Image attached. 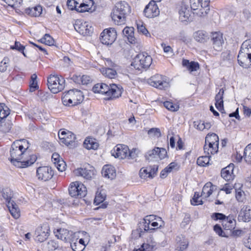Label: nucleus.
Returning <instances> with one entry per match:
<instances>
[{"mask_svg":"<svg viewBox=\"0 0 251 251\" xmlns=\"http://www.w3.org/2000/svg\"><path fill=\"white\" fill-rule=\"evenodd\" d=\"M29 147V142L24 139L16 140L12 143L10 150V159L14 166L18 168H25L36 161L37 157L34 154L26 157L27 150Z\"/></svg>","mask_w":251,"mask_h":251,"instance_id":"nucleus-1","label":"nucleus"},{"mask_svg":"<svg viewBox=\"0 0 251 251\" xmlns=\"http://www.w3.org/2000/svg\"><path fill=\"white\" fill-rule=\"evenodd\" d=\"M93 91L95 93L105 94L108 97L107 100H113L121 96L123 88L120 85L111 84L108 85L105 83H101L95 84L93 87Z\"/></svg>","mask_w":251,"mask_h":251,"instance_id":"nucleus-2","label":"nucleus"},{"mask_svg":"<svg viewBox=\"0 0 251 251\" xmlns=\"http://www.w3.org/2000/svg\"><path fill=\"white\" fill-rule=\"evenodd\" d=\"M130 13V7L126 1L117 2L112 9L111 16L115 24L121 25L126 23V17Z\"/></svg>","mask_w":251,"mask_h":251,"instance_id":"nucleus-3","label":"nucleus"},{"mask_svg":"<svg viewBox=\"0 0 251 251\" xmlns=\"http://www.w3.org/2000/svg\"><path fill=\"white\" fill-rule=\"evenodd\" d=\"M84 100L82 92L76 89L70 90L63 94L62 101L64 105L69 106L80 104Z\"/></svg>","mask_w":251,"mask_h":251,"instance_id":"nucleus-4","label":"nucleus"},{"mask_svg":"<svg viewBox=\"0 0 251 251\" xmlns=\"http://www.w3.org/2000/svg\"><path fill=\"white\" fill-rule=\"evenodd\" d=\"M47 81L49 89L54 94L61 91L65 87V80L58 75H50L48 77Z\"/></svg>","mask_w":251,"mask_h":251,"instance_id":"nucleus-5","label":"nucleus"},{"mask_svg":"<svg viewBox=\"0 0 251 251\" xmlns=\"http://www.w3.org/2000/svg\"><path fill=\"white\" fill-rule=\"evenodd\" d=\"M152 58L147 53H140L136 56L131 65L136 70L148 68L152 63Z\"/></svg>","mask_w":251,"mask_h":251,"instance_id":"nucleus-6","label":"nucleus"},{"mask_svg":"<svg viewBox=\"0 0 251 251\" xmlns=\"http://www.w3.org/2000/svg\"><path fill=\"white\" fill-rule=\"evenodd\" d=\"M191 8L193 10H198L196 14L200 17H204L208 14L210 0H190Z\"/></svg>","mask_w":251,"mask_h":251,"instance_id":"nucleus-7","label":"nucleus"},{"mask_svg":"<svg viewBox=\"0 0 251 251\" xmlns=\"http://www.w3.org/2000/svg\"><path fill=\"white\" fill-rule=\"evenodd\" d=\"M148 83L151 86L160 90L168 88L170 86L166 76L156 74L148 80Z\"/></svg>","mask_w":251,"mask_h":251,"instance_id":"nucleus-8","label":"nucleus"},{"mask_svg":"<svg viewBox=\"0 0 251 251\" xmlns=\"http://www.w3.org/2000/svg\"><path fill=\"white\" fill-rule=\"evenodd\" d=\"M69 192L72 197L81 198L86 196L87 189L82 183L75 181L70 184Z\"/></svg>","mask_w":251,"mask_h":251,"instance_id":"nucleus-9","label":"nucleus"},{"mask_svg":"<svg viewBox=\"0 0 251 251\" xmlns=\"http://www.w3.org/2000/svg\"><path fill=\"white\" fill-rule=\"evenodd\" d=\"M117 38V32L113 28L104 29L100 34V40L104 45L112 44Z\"/></svg>","mask_w":251,"mask_h":251,"instance_id":"nucleus-10","label":"nucleus"},{"mask_svg":"<svg viewBox=\"0 0 251 251\" xmlns=\"http://www.w3.org/2000/svg\"><path fill=\"white\" fill-rule=\"evenodd\" d=\"M167 156V151L164 148H155L149 151L146 154V158L149 161H158L162 160Z\"/></svg>","mask_w":251,"mask_h":251,"instance_id":"nucleus-11","label":"nucleus"},{"mask_svg":"<svg viewBox=\"0 0 251 251\" xmlns=\"http://www.w3.org/2000/svg\"><path fill=\"white\" fill-rule=\"evenodd\" d=\"M53 176V172L51 167L48 166L40 167L37 169L36 176L38 179L44 181L50 180Z\"/></svg>","mask_w":251,"mask_h":251,"instance_id":"nucleus-12","label":"nucleus"},{"mask_svg":"<svg viewBox=\"0 0 251 251\" xmlns=\"http://www.w3.org/2000/svg\"><path fill=\"white\" fill-rule=\"evenodd\" d=\"M36 240L40 242L45 241L49 237L50 234V227L48 224H43L38 226L35 231Z\"/></svg>","mask_w":251,"mask_h":251,"instance_id":"nucleus-13","label":"nucleus"},{"mask_svg":"<svg viewBox=\"0 0 251 251\" xmlns=\"http://www.w3.org/2000/svg\"><path fill=\"white\" fill-rule=\"evenodd\" d=\"M144 13L146 17L149 18H152L159 15L160 11L158 5L154 0L151 1L146 5Z\"/></svg>","mask_w":251,"mask_h":251,"instance_id":"nucleus-14","label":"nucleus"},{"mask_svg":"<svg viewBox=\"0 0 251 251\" xmlns=\"http://www.w3.org/2000/svg\"><path fill=\"white\" fill-rule=\"evenodd\" d=\"M74 28L77 32L84 36L90 35L93 30L91 25L86 22L76 21Z\"/></svg>","mask_w":251,"mask_h":251,"instance_id":"nucleus-15","label":"nucleus"},{"mask_svg":"<svg viewBox=\"0 0 251 251\" xmlns=\"http://www.w3.org/2000/svg\"><path fill=\"white\" fill-rule=\"evenodd\" d=\"M245 50L240 49L238 55V62L239 64L245 68H248L251 66V55Z\"/></svg>","mask_w":251,"mask_h":251,"instance_id":"nucleus-16","label":"nucleus"},{"mask_svg":"<svg viewBox=\"0 0 251 251\" xmlns=\"http://www.w3.org/2000/svg\"><path fill=\"white\" fill-rule=\"evenodd\" d=\"M58 137L61 142L66 145L72 144L75 139V135L68 130L60 129L58 132Z\"/></svg>","mask_w":251,"mask_h":251,"instance_id":"nucleus-17","label":"nucleus"},{"mask_svg":"<svg viewBox=\"0 0 251 251\" xmlns=\"http://www.w3.org/2000/svg\"><path fill=\"white\" fill-rule=\"evenodd\" d=\"M2 112L3 117H1V127H2V131L4 132H8L11 127V123L9 122L7 123H4L2 121L4 118H6L10 113V110L9 108L4 103H1V112Z\"/></svg>","mask_w":251,"mask_h":251,"instance_id":"nucleus-18","label":"nucleus"},{"mask_svg":"<svg viewBox=\"0 0 251 251\" xmlns=\"http://www.w3.org/2000/svg\"><path fill=\"white\" fill-rule=\"evenodd\" d=\"M211 40L212 41L213 48L217 51H220L222 49L224 43L223 34L220 32L211 33Z\"/></svg>","mask_w":251,"mask_h":251,"instance_id":"nucleus-19","label":"nucleus"},{"mask_svg":"<svg viewBox=\"0 0 251 251\" xmlns=\"http://www.w3.org/2000/svg\"><path fill=\"white\" fill-rule=\"evenodd\" d=\"M94 168L88 165L86 168H80L75 170L74 172L76 176H81L86 179H91L94 175Z\"/></svg>","mask_w":251,"mask_h":251,"instance_id":"nucleus-20","label":"nucleus"},{"mask_svg":"<svg viewBox=\"0 0 251 251\" xmlns=\"http://www.w3.org/2000/svg\"><path fill=\"white\" fill-rule=\"evenodd\" d=\"M129 153L128 147L125 145L119 144L116 146L112 155L121 159L126 158Z\"/></svg>","mask_w":251,"mask_h":251,"instance_id":"nucleus-21","label":"nucleus"},{"mask_svg":"<svg viewBox=\"0 0 251 251\" xmlns=\"http://www.w3.org/2000/svg\"><path fill=\"white\" fill-rule=\"evenodd\" d=\"M222 226L225 230H229L232 232L233 235L237 234L240 233V230H233L236 226V221L233 216H228L227 218L222 221Z\"/></svg>","mask_w":251,"mask_h":251,"instance_id":"nucleus-22","label":"nucleus"},{"mask_svg":"<svg viewBox=\"0 0 251 251\" xmlns=\"http://www.w3.org/2000/svg\"><path fill=\"white\" fill-rule=\"evenodd\" d=\"M56 233V236L66 243H71L73 232L65 228H60L57 229Z\"/></svg>","mask_w":251,"mask_h":251,"instance_id":"nucleus-23","label":"nucleus"},{"mask_svg":"<svg viewBox=\"0 0 251 251\" xmlns=\"http://www.w3.org/2000/svg\"><path fill=\"white\" fill-rule=\"evenodd\" d=\"M238 220L248 222L251 220V208L248 206H244L241 209L238 216Z\"/></svg>","mask_w":251,"mask_h":251,"instance_id":"nucleus-24","label":"nucleus"},{"mask_svg":"<svg viewBox=\"0 0 251 251\" xmlns=\"http://www.w3.org/2000/svg\"><path fill=\"white\" fill-rule=\"evenodd\" d=\"M94 4L93 0H85L81 2L77 8V11L78 12H92L95 10V8H93L92 6Z\"/></svg>","mask_w":251,"mask_h":251,"instance_id":"nucleus-25","label":"nucleus"},{"mask_svg":"<svg viewBox=\"0 0 251 251\" xmlns=\"http://www.w3.org/2000/svg\"><path fill=\"white\" fill-rule=\"evenodd\" d=\"M234 164H230L221 171V176L226 181L232 180L234 177L233 175Z\"/></svg>","mask_w":251,"mask_h":251,"instance_id":"nucleus-26","label":"nucleus"},{"mask_svg":"<svg viewBox=\"0 0 251 251\" xmlns=\"http://www.w3.org/2000/svg\"><path fill=\"white\" fill-rule=\"evenodd\" d=\"M179 18L181 22H186L189 20L191 15V11L188 5L181 4L179 10Z\"/></svg>","mask_w":251,"mask_h":251,"instance_id":"nucleus-27","label":"nucleus"},{"mask_svg":"<svg viewBox=\"0 0 251 251\" xmlns=\"http://www.w3.org/2000/svg\"><path fill=\"white\" fill-rule=\"evenodd\" d=\"M159 217L154 215L147 216L144 219L142 223H140V229L148 231L150 229V224L156 220V218Z\"/></svg>","mask_w":251,"mask_h":251,"instance_id":"nucleus-28","label":"nucleus"},{"mask_svg":"<svg viewBox=\"0 0 251 251\" xmlns=\"http://www.w3.org/2000/svg\"><path fill=\"white\" fill-rule=\"evenodd\" d=\"M101 174L105 177L114 179L116 176V173L114 167L111 165H104L102 169Z\"/></svg>","mask_w":251,"mask_h":251,"instance_id":"nucleus-29","label":"nucleus"},{"mask_svg":"<svg viewBox=\"0 0 251 251\" xmlns=\"http://www.w3.org/2000/svg\"><path fill=\"white\" fill-rule=\"evenodd\" d=\"M6 205L12 216L16 219H18L20 216V210L16 203L12 201Z\"/></svg>","mask_w":251,"mask_h":251,"instance_id":"nucleus-30","label":"nucleus"},{"mask_svg":"<svg viewBox=\"0 0 251 251\" xmlns=\"http://www.w3.org/2000/svg\"><path fill=\"white\" fill-rule=\"evenodd\" d=\"M216 186L210 182H207L203 186L201 196L204 198L209 197L216 189Z\"/></svg>","mask_w":251,"mask_h":251,"instance_id":"nucleus-31","label":"nucleus"},{"mask_svg":"<svg viewBox=\"0 0 251 251\" xmlns=\"http://www.w3.org/2000/svg\"><path fill=\"white\" fill-rule=\"evenodd\" d=\"M224 94V90L223 88L220 89L219 92L216 94L215 99V106L218 110L220 111L224 110L223 105V95Z\"/></svg>","mask_w":251,"mask_h":251,"instance_id":"nucleus-32","label":"nucleus"},{"mask_svg":"<svg viewBox=\"0 0 251 251\" xmlns=\"http://www.w3.org/2000/svg\"><path fill=\"white\" fill-rule=\"evenodd\" d=\"M194 37L196 41L200 43H204L209 39L207 33L203 30H199L195 32L194 33Z\"/></svg>","mask_w":251,"mask_h":251,"instance_id":"nucleus-33","label":"nucleus"},{"mask_svg":"<svg viewBox=\"0 0 251 251\" xmlns=\"http://www.w3.org/2000/svg\"><path fill=\"white\" fill-rule=\"evenodd\" d=\"M182 64L183 67H186L190 72L196 71L200 68L198 62L195 61L190 62L187 59H183Z\"/></svg>","mask_w":251,"mask_h":251,"instance_id":"nucleus-34","label":"nucleus"},{"mask_svg":"<svg viewBox=\"0 0 251 251\" xmlns=\"http://www.w3.org/2000/svg\"><path fill=\"white\" fill-rule=\"evenodd\" d=\"M203 150L204 153L207 155L215 154L218 151L219 146L205 143Z\"/></svg>","mask_w":251,"mask_h":251,"instance_id":"nucleus-35","label":"nucleus"},{"mask_svg":"<svg viewBox=\"0 0 251 251\" xmlns=\"http://www.w3.org/2000/svg\"><path fill=\"white\" fill-rule=\"evenodd\" d=\"M124 35L127 37L128 41L131 44L135 42L134 37V28L132 27L126 26L123 30Z\"/></svg>","mask_w":251,"mask_h":251,"instance_id":"nucleus-36","label":"nucleus"},{"mask_svg":"<svg viewBox=\"0 0 251 251\" xmlns=\"http://www.w3.org/2000/svg\"><path fill=\"white\" fill-rule=\"evenodd\" d=\"M42 11V7L40 5L32 8H27L25 9V13L32 17H38L40 16Z\"/></svg>","mask_w":251,"mask_h":251,"instance_id":"nucleus-37","label":"nucleus"},{"mask_svg":"<svg viewBox=\"0 0 251 251\" xmlns=\"http://www.w3.org/2000/svg\"><path fill=\"white\" fill-rule=\"evenodd\" d=\"M102 75L109 78H115L117 76V73L115 69L110 68H102L101 70Z\"/></svg>","mask_w":251,"mask_h":251,"instance_id":"nucleus-38","label":"nucleus"},{"mask_svg":"<svg viewBox=\"0 0 251 251\" xmlns=\"http://www.w3.org/2000/svg\"><path fill=\"white\" fill-rule=\"evenodd\" d=\"M205 143L219 146V137L214 133H208L205 137Z\"/></svg>","mask_w":251,"mask_h":251,"instance_id":"nucleus-39","label":"nucleus"},{"mask_svg":"<svg viewBox=\"0 0 251 251\" xmlns=\"http://www.w3.org/2000/svg\"><path fill=\"white\" fill-rule=\"evenodd\" d=\"M1 193L3 199L5 200L6 204H8L9 202H11L13 201L12 200L13 194L10 189L8 188L3 189Z\"/></svg>","mask_w":251,"mask_h":251,"instance_id":"nucleus-40","label":"nucleus"},{"mask_svg":"<svg viewBox=\"0 0 251 251\" xmlns=\"http://www.w3.org/2000/svg\"><path fill=\"white\" fill-rule=\"evenodd\" d=\"M176 248L178 250L183 251L185 250L188 245V241L183 237H177Z\"/></svg>","mask_w":251,"mask_h":251,"instance_id":"nucleus-41","label":"nucleus"},{"mask_svg":"<svg viewBox=\"0 0 251 251\" xmlns=\"http://www.w3.org/2000/svg\"><path fill=\"white\" fill-rule=\"evenodd\" d=\"M84 147L88 150H96L98 148V143L96 142L94 139L92 138H86L83 143Z\"/></svg>","mask_w":251,"mask_h":251,"instance_id":"nucleus-42","label":"nucleus"},{"mask_svg":"<svg viewBox=\"0 0 251 251\" xmlns=\"http://www.w3.org/2000/svg\"><path fill=\"white\" fill-rule=\"evenodd\" d=\"M165 224L164 221L160 217L156 218L155 221L150 224L151 229L149 231L154 230L155 229L161 228L164 226Z\"/></svg>","mask_w":251,"mask_h":251,"instance_id":"nucleus-43","label":"nucleus"},{"mask_svg":"<svg viewBox=\"0 0 251 251\" xmlns=\"http://www.w3.org/2000/svg\"><path fill=\"white\" fill-rule=\"evenodd\" d=\"M164 107L168 110L172 112H176L179 108V105L177 103H174L170 101H166L163 102Z\"/></svg>","mask_w":251,"mask_h":251,"instance_id":"nucleus-44","label":"nucleus"},{"mask_svg":"<svg viewBox=\"0 0 251 251\" xmlns=\"http://www.w3.org/2000/svg\"><path fill=\"white\" fill-rule=\"evenodd\" d=\"M151 166L141 169L139 172L140 177L143 179H147V178H151Z\"/></svg>","mask_w":251,"mask_h":251,"instance_id":"nucleus-45","label":"nucleus"},{"mask_svg":"<svg viewBox=\"0 0 251 251\" xmlns=\"http://www.w3.org/2000/svg\"><path fill=\"white\" fill-rule=\"evenodd\" d=\"M244 158L249 164H251V144L248 145L244 149Z\"/></svg>","mask_w":251,"mask_h":251,"instance_id":"nucleus-46","label":"nucleus"},{"mask_svg":"<svg viewBox=\"0 0 251 251\" xmlns=\"http://www.w3.org/2000/svg\"><path fill=\"white\" fill-rule=\"evenodd\" d=\"M210 155L202 156L197 159V163L199 166L204 167L209 164Z\"/></svg>","mask_w":251,"mask_h":251,"instance_id":"nucleus-47","label":"nucleus"},{"mask_svg":"<svg viewBox=\"0 0 251 251\" xmlns=\"http://www.w3.org/2000/svg\"><path fill=\"white\" fill-rule=\"evenodd\" d=\"M39 41L48 46L54 45V39L48 34H46L44 36L39 40Z\"/></svg>","mask_w":251,"mask_h":251,"instance_id":"nucleus-48","label":"nucleus"},{"mask_svg":"<svg viewBox=\"0 0 251 251\" xmlns=\"http://www.w3.org/2000/svg\"><path fill=\"white\" fill-rule=\"evenodd\" d=\"M37 78V76L35 74L32 75L31 76V81L29 85L30 92L35 91L38 88Z\"/></svg>","mask_w":251,"mask_h":251,"instance_id":"nucleus-49","label":"nucleus"},{"mask_svg":"<svg viewBox=\"0 0 251 251\" xmlns=\"http://www.w3.org/2000/svg\"><path fill=\"white\" fill-rule=\"evenodd\" d=\"M137 27L139 32L142 33L146 36L150 35L148 30L143 22L139 21L137 23Z\"/></svg>","mask_w":251,"mask_h":251,"instance_id":"nucleus-50","label":"nucleus"},{"mask_svg":"<svg viewBox=\"0 0 251 251\" xmlns=\"http://www.w3.org/2000/svg\"><path fill=\"white\" fill-rule=\"evenodd\" d=\"M241 49L245 50L246 52H248L249 54L251 55V39H248L245 41L241 45Z\"/></svg>","mask_w":251,"mask_h":251,"instance_id":"nucleus-51","label":"nucleus"},{"mask_svg":"<svg viewBox=\"0 0 251 251\" xmlns=\"http://www.w3.org/2000/svg\"><path fill=\"white\" fill-rule=\"evenodd\" d=\"M148 134L150 137L159 138L161 136V131L158 128H151L148 131Z\"/></svg>","mask_w":251,"mask_h":251,"instance_id":"nucleus-52","label":"nucleus"},{"mask_svg":"<svg viewBox=\"0 0 251 251\" xmlns=\"http://www.w3.org/2000/svg\"><path fill=\"white\" fill-rule=\"evenodd\" d=\"M105 198V196L101 194V192H97L94 199V203H95L96 205L100 204L104 201Z\"/></svg>","mask_w":251,"mask_h":251,"instance_id":"nucleus-53","label":"nucleus"},{"mask_svg":"<svg viewBox=\"0 0 251 251\" xmlns=\"http://www.w3.org/2000/svg\"><path fill=\"white\" fill-rule=\"evenodd\" d=\"M153 245L148 243H144L141 247L138 249H134V251H152Z\"/></svg>","mask_w":251,"mask_h":251,"instance_id":"nucleus-54","label":"nucleus"},{"mask_svg":"<svg viewBox=\"0 0 251 251\" xmlns=\"http://www.w3.org/2000/svg\"><path fill=\"white\" fill-rule=\"evenodd\" d=\"M138 152L139 151L136 149H133L131 151L129 150V153L126 158L136 161V158L138 157Z\"/></svg>","mask_w":251,"mask_h":251,"instance_id":"nucleus-55","label":"nucleus"},{"mask_svg":"<svg viewBox=\"0 0 251 251\" xmlns=\"http://www.w3.org/2000/svg\"><path fill=\"white\" fill-rule=\"evenodd\" d=\"M25 47L22 45L19 42L15 41V45L13 46H11L10 49L12 50H16L20 52H22L25 56H26L24 50Z\"/></svg>","mask_w":251,"mask_h":251,"instance_id":"nucleus-56","label":"nucleus"},{"mask_svg":"<svg viewBox=\"0 0 251 251\" xmlns=\"http://www.w3.org/2000/svg\"><path fill=\"white\" fill-rule=\"evenodd\" d=\"M5 2L6 4L11 7H18L19 5L22 2L23 0H2Z\"/></svg>","mask_w":251,"mask_h":251,"instance_id":"nucleus-57","label":"nucleus"},{"mask_svg":"<svg viewBox=\"0 0 251 251\" xmlns=\"http://www.w3.org/2000/svg\"><path fill=\"white\" fill-rule=\"evenodd\" d=\"M214 231L220 236L227 237L225 232L223 231L222 227L219 225H216L214 226Z\"/></svg>","mask_w":251,"mask_h":251,"instance_id":"nucleus-58","label":"nucleus"},{"mask_svg":"<svg viewBox=\"0 0 251 251\" xmlns=\"http://www.w3.org/2000/svg\"><path fill=\"white\" fill-rule=\"evenodd\" d=\"M200 196L199 194L197 192H195L194 197L192 200H191V203L192 205H197L200 204H202L203 202L202 200L197 201V199H200Z\"/></svg>","mask_w":251,"mask_h":251,"instance_id":"nucleus-59","label":"nucleus"},{"mask_svg":"<svg viewBox=\"0 0 251 251\" xmlns=\"http://www.w3.org/2000/svg\"><path fill=\"white\" fill-rule=\"evenodd\" d=\"M179 168V166L178 163L175 162H173L171 163L166 168L167 169V171L170 173L174 170H177Z\"/></svg>","mask_w":251,"mask_h":251,"instance_id":"nucleus-60","label":"nucleus"},{"mask_svg":"<svg viewBox=\"0 0 251 251\" xmlns=\"http://www.w3.org/2000/svg\"><path fill=\"white\" fill-rule=\"evenodd\" d=\"M233 189V186L232 185L230 184L229 183H226L222 188L220 189V191H225L226 194H229L231 193V191Z\"/></svg>","mask_w":251,"mask_h":251,"instance_id":"nucleus-61","label":"nucleus"},{"mask_svg":"<svg viewBox=\"0 0 251 251\" xmlns=\"http://www.w3.org/2000/svg\"><path fill=\"white\" fill-rule=\"evenodd\" d=\"M244 192L241 189H238L236 191V198L238 201H243L244 199Z\"/></svg>","mask_w":251,"mask_h":251,"instance_id":"nucleus-62","label":"nucleus"},{"mask_svg":"<svg viewBox=\"0 0 251 251\" xmlns=\"http://www.w3.org/2000/svg\"><path fill=\"white\" fill-rule=\"evenodd\" d=\"M47 248L49 251H52L58 248V245L55 242L50 240L48 243Z\"/></svg>","mask_w":251,"mask_h":251,"instance_id":"nucleus-63","label":"nucleus"},{"mask_svg":"<svg viewBox=\"0 0 251 251\" xmlns=\"http://www.w3.org/2000/svg\"><path fill=\"white\" fill-rule=\"evenodd\" d=\"M71 247L74 251H82L84 249V247L80 246V245L77 243H71Z\"/></svg>","mask_w":251,"mask_h":251,"instance_id":"nucleus-64","label":"nucleus"}]
</instances>
